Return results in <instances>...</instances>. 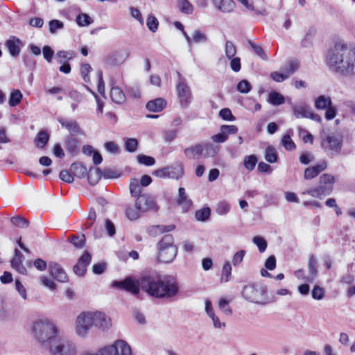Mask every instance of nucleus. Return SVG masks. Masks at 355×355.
I'll use <instances>...</instances> for the list:
<instances>
[{
	"label": "nucleus",
	"mask_w": 355,
	"mask_h": 355,
	"mask_svg": "<svg viewBox=\"0 0 355 355\" xmlns=\"http://www.w3.org/2000/svg\"><path fill=\"white\" fill-rule=\"evenodd\" d=\"M315 33L316 31L313 28H309L301 41L302 46L304 47L310 46L312 44V41Z\"/></svg>",
	"instance_id": "72a5a7b5"
},
{
	"label": "nucleus",
	"mask_w": 355,
	"mask_h": 355,
	"mask_svg": "<svg viewBox=\"0 0 355 355\" xmlns=\"http://www.w3.org/2000/svg\"><path fill=\"white\" fill-rule=\"evenodd\" d=\"M175 229L174 225H155L153 226L150 229V232L154 231L155 233L159 232V233H164V232H169Z\"/></svg>",
	"instance_id": "5fc2aeb1"
},
{
	"label": "nucleus",
	"mask_w": 355,
	"mask_h": 355,
	"mask_svg": "<svg viewBox=\"0 0 355 355\" xmlns=\"http://www.w3.org/2000/svg\"><path fill=\"white\" fill-rule=\"evenodd\" d=\"M326 62L334 71L345 76L355 75V50L345 44L336 43L329 50Z\"/></svg>",
	"instance_id": "f03ea898"
},
{
	"label": "nucleus",
	"mask_w": 355,
	"mask_h": 355,
	"mask_svg": "<svg viewBox=\"0 0 355 355\" xmlns=\"http://www.w3.org/2000/svg\"><path fill=\"white\" fill-rule=\"evenodd\" d=\"M248 43L250 44V46H251V48L252 49V50L254 51V52L259 58H261V59L265 60H268V56L261 46L255 44L254 42H253L252 41H249Z\"/></svg>",
	"instance_id": "09e8293b"
},
{
	"label": "nucleus",
	"mask_w": 355,
	"mask_h": 355,
	"mask_svg": "<svg viewBox=\"0 0 355 355\" xmlns=\"http://www.w3.org/2000/svg\"><path fill=\"white\" fill-rule=\"evenodd\" d=\"M178 3L182 13L190 15L193 12V6L188 0H178Z\"/></svg>",
	"instance_id": "c9c22d12"
},
{
	"label": "nucleus",
	"mask_w": 355,
	"mask_h": 355,
	"mask_svg": "<svg viewBox=\"0 0 355 355\" xmlns=\"http://www.w3.org/2000/svg\"><path fill=\"white\" fill-rule=\"evenodd\" d=\"M236 49L232 42L227 40L225 46V53L227 59H232L235 57Z\"/></svg>",
	"instance_id": "37998d69"
},
{
	"label": "nucleus",
	"mask_w": 355,
	"mask_h": 355,
	"mask_svg": "<svg viewBox=\"0 0 355 355\" xmlns=\"http://www.w3.org/2000/svg\"><path fill=\"white\" fill-rule=\"evenodd\" d=\"M311 297L315 300H321L324 298L325 291L324 289L320 286L315 285L314 286L313 290L311 291Z\"/></svg>",
	"instance_id": "de8ad7c7"
},
{
	"label": "nucleus",
	"mask_w": 355,
	"mask_h": 355,
	"mask_svg": "<svg viewBox=\"0 0 355 355\" xmlns=\"http://www.w3.org/2000/svg\"><path fill=\"white\" fill-rule=\"evenodd\" d=\"M332 191V187L320 186L314 189H310L303 191L302 194L309 195L314 198H321L323 196L329 195Z\"/></svg>",
	"instance_id": "a211bd4d"
},
{
	"label": "nucleus",
	"mask_w": 355,
	"mask_h": 355,
	"mask_svg": "<svg viewBox=\"0 0 355 355\" xmlns=\"http://www.w3.org/2000/svg\"><path fill=\"white\" fill-rule=\"evenodd\" d=\"M11 223L13 225L19 228H26L29 225V222L24 217L17 216L11 218Z\"/></svg>",
	"instance_id": "49530a36"
},
{
	"label": "nucleus",
	"mask_w": 355,
	"mask_h": 355,
	"mask_svg": "<svg viewBox=\"0 0 355 355\" xmlns=\"http://www.w3.org/2000/svg\"><path fill=\"white\" fill-rule=\"evenodd\" d=\"M49 32L51 33H55L56 30L62 29L64 27V24L62 21L58 19H52L49 23Z\"/></svg>",
	"instance_id": "680f3d73"
},
{
	"label": "nucleus",
	"mask_w": 355,
	"mask_h": 355,
	"mask_svg": "<svg viewBox=\"0 0 355 355\" xmlns=\"http://www.w3.org/2000/svg\"><path fill=\"white\" fill-rule=\"evenodd\" d=\"M220 132H223L225 135H234L237 133L238 128L234 125H223L220 128Z\"/></svg>",
	"instance_id": "e2e57ef3"
},
{
	"label": "nucleus",
	"mask_w": 355,
	"mask_h": 355,
	"mask_svg": "<svg viewBox=\"0 0 355 355\" xmlns=\"http://www.w3.org/2000/svg\"><path fill=\"white\" fill-rule=\"evenodd\" d=\"M56 55L58 57V63H64L67 62L73 58V54L65 51H59L57 52Z\"/></svg>",
	"instance_id": "603ef678"
},
{
	"label": "nucleus",
	"mask_w": 355,
	"mask_h": 355,
	"mask_svg": "<svg viewBox=\"0 0 355 355\" xmlns=\"http://www.w3.org/2000/svg\"><path fill=\"white\" fill-rule=\"evenodd\" d=\"M51 355H77L76 345L67 337L60 336L51 341L49 346Z\"/></svg>",
	"instance_id": "0eeeda50"
},
{
	"label": "nucleus",
	"mask_w": 355,
	"mask_h": 355,
	"mask_svg": "<svg viewBox=\"0 0 355 355\" xmlns=\"http://www.w3.org/2000/svg\"><path fill=\"white\" fill-rule=\"evenodd\" d=\"M332 105L330 97L325 96H320L315 101V106L318 110H325Z\"/></svg>",
	"instance_id": "7c9ffc66"
},
{
	"label": "nucleus",
	"mask_w": 355,
	"mask_h": 355,
	"mask_svg": "<svg viewBox=\"0 0 355 355\" xmlns=\"http://www.w3.org/2000/svg\"><path fill=\"white\" fill-rule=\"evenodd\" d=\"M268 101L272 105L277 106L284 103L285 98L277 92H271L268 95Z\"/></svg>",
	"instance_id": "2f4dec72"
},
{
	"label": "nucleus",
	"mask_w": 355,
	"mask_h": 355,
	"mask_svg": "<svg viewBox=\"0 0 355 355\" xmlns=\"http://www.w3.org/2000/svg\"><path fill=\"white\" fill-rule=\"evenodd\" d=\"M282 143L283 146L287 150H293L296 148V146H295V143L293 141V140L291 139L289 134L286 135L283 137Z\"/></svg>",
	"instance_id": "864d4df0"
},
{
	"label": "nucleus",
	"mask_w": 355,
	"mask_h": 355,
	"mask_svg": "<svg viewBox=\"0 0 355 355\" xmlns=\"http://www.w3.org/2000/svg\"><path fill=\"white\" fill-rule=\"evenodd\" d=\"M68 240L76 248H83L85 244V236L84 234L72 236L69 237Z\"/></svg>",
	"instance_id": "58836bf2"
},
{
	"label": "nucleus",
	"mask_w": 355,
	"mask_h": 355,
	"mask_svg": "<svg viewBox=\"0 0 355 355\" xmlns=\"http://www.w3.org/2000/svg\"><path fill=\"white\" fill-rule=\"evenodd\" d=\"M193 41L196 43L205 42L207 40V36L199 30H195L192 34Z\"/></svg>",
	"instance_id": "69168bd1"
},
{
	"label": "nucleus",
	"mask_w": 355,
	"mask_h": 355,
	"mask_svg": "<svg viewBox=\"0 0 355 355\" xmlns=\"http://www.w3.org/2000/svg\"><path fill=\"white\" fill-rule=\"evenodd\" d=\"M257 163V158L254 155L246 156L244 158V167L249 171H252Z\"/></svg>",
	"instance_id": "ea45409f"
},
{
	"label": "nucleus",
	"mask_w": 355,
	"mask_h": 355,
	"mask_svg": "<svg viewBox=\"0 0 355 355\" xmlns=\"http://www.w3.org/2000/svg\"><path fill=\"white\" fill-rule=\"evenodd\" d=\"M21 41L19 38L15 36L11 37L9 40H8L5 46L8 48L10 54L13 56H17L20 53V47L19 44Z\"/></svg>",
	"instance_id": "aec40b11"
},
{
	"label": "nucleus",
	"mask_w": 355,
	"mask_h": 355,
	"mask_svg": "<svg viewBox=\"0 0 355 355\" xmlns=\"http://www.w3.org/2000/svg\"><path fill=\"white\" fill-rule=\"evenodd\" d=\"M138 146V141L135 138L127 139L125 142V150L130 153L136 151Z\"/></svg>",
	"instance_id": "4d7b16f0"
},
{
	"label": "nucleus",
	"mask_w": 355,
	"mask_h": 355,
	"mask_svg": "<svg viewBox=\"0 0 355 355\" xmlns=\"http://www.w3.org/2000/svg\"><path fill=\"white\" fill-rule=\"evenodd\" d=\"M33 331L37 340L45 347H49L51 341L56 339L60 333L58 327L47 320L35 322L33 327Z\"/></svg>",
	"instance_id": "7ed1b4c3"
},
{
	"label": "nucleus",
	"mask_w": 355,
	"mask_h": 355,
	"mask_svg": "<svg viewBox=\"0 0 355 355\" xmlns=\"http://www.w3.org/2000/svg\"><path fill=\"white\" fill-rule=\"evenodd\" d=\"M92 319V311L82 312L77 316L76 320V333L79 337H87L89 330L93 327Z\"/></svg>",
	"instance_id": "1a4fd4ad"
},
{
	"label": "nucleus",
	"mask_w": 355,
	"mask_h": 355,
	"mask_svg": "<svg viewBox=\"0 0 355 355\" xmlns=\"http://www.w3.org/2000/svg\"><path fill=\"white\" fill-rule=\"evenodd\" d=\"M110 97L116 104H122L125 101V96L119 87H112L110 91Z\"/></svg>",
	"instance_id": "b1692460"
},
{
	"label": "nucleus",
	"mask_w": 355,
	"mask_h": 355,
	"mask_svg": "<svg viewBox=\"0 0 355 355\" xmlns=\"http://www.w3.org/2000/svg\"><path fill=\"white\" fill-rule=\"evenodd\" d=\"M245 254L246 252L244 250H241L236 252L232 257V263L233 266H239L243 261Z\"/></svg>",
	"instance_id": "bf43d9fd"
},
{
	"label": "nucleus",
	"mask_w": 355,
	"mask_h": 355,
	"mask_svg": "<svg viewBox=\"0 0 355 355\" xmlns=\"http://www.w3.org/2000/svg\"><path fill=\"white\" fill-rule=\"evenodd\" d=\"M242 296L248 302L265 305L272 302V299L268 295L266 286L252 284L246 285L242 290Z\"/></svg>",
	"instance_id": "39448f33"
},
{
	"label": "nucleus",
	"mask_w": 355,
	"mask_h": 355,
	"mask_svg": "<svg viewBox=\"0 0 355 355\" xmlns=\"http://www.w3.org/2000/svg\"><path fill=\"white\" fill-rule=\"evenodd\" d=\"M49 272L51 276L60 282H68V276L62 266L55 262L51 261L49 264Z\"/></svg>",
	"instance_id": "ddd939ff"
},
{
	"label": "nucleus",
	"mask_w": 355,
	"mask_h": 355,
	"mask_svg": "<svg viewBox=\"0 0 355 355\" xmlns=\"http://www.w3.org/2000/svg\"><path fill=\"white\" fill-rule=\"evenodd\" d=\"M21 92L18 89H15L10 93L9 98V105L12 107L16 106L21 102Z\"/></svg>",
	"instance_id": "a19ab883"
},
{
	"label": "nucleus",
	"mask_w": 355,
	"mask_h": 355,
	"mask_svg": "<svg viewBox=\"0 0 355 355\" xmlns=\"http://www.w3.org/2000/svg\"><path fill=\"white\" fill-rule=\"evenodd\" d=\"M112 286L133 295H137L141 287L148 295L157 299L171 300L180 293V284L175 277L156 271L145 272L138 280L128 277L122 281H114Z\"/></svg>",
	"instance_id": "f257e3e1"
},
{
	"label": "nucleus",
	"mask_w": 355,
	"mask_h": 355,
	"mask_svg": "<svg viewBox=\"0 0 355 355\" xmlns=\"http://www.w3.org/2000/svg\"><path fill=\"white\" fill-rule=\"evenodd\" d=\"M139 212L137 207H133L132 206H128L125 208V216L130 220H135L139 217Z\"/></svg>",
	"instance_id": "c03bdc74"
},
{
	"label": "nucleus",
	"mask_w": 355,
	"mask_h": 355,
	"mask_svg": "<svg viewBox=\"0 0 355 355\" xmlns=\"http://www.w3.org/2000/svg\"><path fill=\"white\" fill-rule=\"evenodd\" d=\"M115 347L114 355H132L130 347L123 340L115 341Z\"/></svg>",
	"instance_id": "412c9836"
},
{
	"label": "nucleus",
	"mask_w": 355,
	"mask_h": 355,
	"mask_svg": "<svg viewBox=\"0 0 355 355\" xmlns=\"http://www.w3.org/2000/svg\"><path fill=\"white\" fill-rule=\"evenodd\" d=\"M210 214V209L209 207H205L197 210L195 213V217L198 221H205L209 218Z\"/></svg>",
	"instance_id": "79ce46f5"
},
{
	"label": "nucleus",
	"mask_w": 355,
	"mask_h": 355,
	"mask_svg": "<svg viewBox=\"0 0 355 355\" xmlns=\"http://www.w3.org/2000/svg\"><path fill=\"white\" fill-rule=\"evenodd\" d=\"M157 260L164 263H171L178 254V247L174 245V239L171 234L164 235L157 244Z\"/></svg>",
	"instance_id": "20e7f679"
},
{
	"label": "nucleus",
	"mask_w": 355,
	"mask_h": 355,
	"mask_svg": "<svg viewBox=\"0 0 355 355\" xmlns=\"http://www.w3.org/2000/svg\"><path fill=\"white\" fill-rule=\"evenodd\" d=\"M49 140V135L46 132V131H40L37 134L34 141L37 148L43 149L47 144Z\"/></svg>",
	"instance_id": "c85d7f7f"
},
{
	"label": "nucleus",
	"mask_w": 355,
	"mask_h": 355,
	"mask_svg": "<svg viewBox=\"0 0 355 355\" xmlns=\"http://www.w3.org/2000/svg\"><path fill=\"white\" fill-rule=\"evenodd\" d=\"M343 146V137L336 134L320 135V147L328 156L334 157L338 155Z\"/></svg>",
	"instance_id": "423d86ee"
},
{
	"label": "nucleus",
	"mask_w": 355,
	"mask_h": 355,
	"mask_svg": "<svg viewBox=\"0 0 355 355\" xmlns=\"http://www.w3.org/2000/svg\"><path fill=\"white\" fill-rule=\"evenodd\" d=\"M65 148L71 155H76L78 152V140L72 137H67L64 140Z\"/></svg>",
	"instance_id": "cd10ccee"
},
{
	"label": "nucleus",
	"mask_w": 355,
	"mask_h": 355,
	"mask_svg": "<svg viewBox=\"0 0 355 355\" xmlns=\"http://www.w3.org/2000/svg\"><path fill=\"white\" fill-rule=\"evenodd\" d=\"M166 101L162 98H157L151 100L146 103V109L153 112H159L164 110L166 106Z\"/></svg>",
	"instance_id": "6ab92c4d"
},
{
	"label": "nucleus",
	"mask_w": 355,
	"mask_h": 355,
	"mask_svg": "<svg viewBox=\"0 0 355 355\" xmlns=\"http://www.w3.org/2000/svg\"><path fill=\"white\" fill-rule=\"evenodd\" d=\"M93 326L105 331L109 330L112 327V321L110 317L100 311H92Z\"/></svg>",
	"instance_id": "f8f14e48"
},
{
	"label": "nucleus",
	"mask_w": 355,
	"mask_h": 355,
	"mask_svg": "<svg viewBox=\"0 0 355 355\" xmlns=\"http://www.w3.org/2000/svg\"><path fill=\"white\" fill-rule=\"evenodd\" d=\"M115 343L112 345L105 346L99 350H98L96 353H85L83 355H114L115 349Z\"/></svg>",
	"instance_id": "f704fd0d"
},
{
	"label": "nucleus",
	"mask_w": 355,
	"mask_h": 355,
	"mask_svg": "<svg viewBox=\"0 0 355 355\" xmlns=\"http://www.w3.org/2000/svg\"><path fill=\"white\" fill-rule=\"evenodd\" d=\"M202 155L204 157H213L218 152L219 148L210 142L202 143Z\"/></svg>",
	"instance_id": "393cba45"
},
{
	"label": "nucleus",
	"mask_w": 355,
	"mask_h": 355,
	"mask_svg": "<svg viewBox=\"0 0 355 355\" xmlns=\"http://www.w3.org/2000/svg\"><path fill=\"white\" fill-rule=\"evenodd\" d=\"M135 207L142 213L148 211L156 212L159 209L155 197L148 193L139 196L135 200Z\"/></svg>",
	"instance_id": "9b49d317"
},
{
	"label": "nucleus",
	"mask_w": 355,
	"mask_h": 355,
	"mask_svg": "<svg viewBox=\"0 0 355 355\" xmlns=\"http://www.w3.org/2000/svg\"><path fill=\"white\" fill-rule=\"evenodd\" d=\"M232 275V266L229 261H227L224 263L222 269V274L220 282H227Z\"/></svg>",
	"instance_id": "4c0bfd02"
},
{
	"label": "nucleus",
	"mask_w": 355,
	"mask_h": 355,
	"mask_svg": "<svg viewBox=\"0 0 355 355\" xmlns=\"http://www.w3.org/2000/svg\"><path fill=\"white\" fill-rule=\"evenodd\" d=\"M307 282H313L318 276V263L315 257L311 254L308 260Z\"/></svg>",
	"instance_id": "f3484780"
},
{
	"label": "nucleus",
	"mask_w": 355,
	"mask_h": 355,
	"mask_svg": "<svg viewBox=\"0 0 355 355\" xmlns=\"http://www.w3.org/2000/svg\"><path fill=\"white\" fill-rule=\"evenodd\" d=\"M177 75L178 77L176 84L177 94L181 106L186 108L192 101V93L185 78H184L179 72H177Z\"/></svg>",
	"instance_id": "6e6552de"
},
{
	"label": "nucleus",
	"mask_w": 355,
	"mask_h": 355,
	"mask_svg": "<svg viewBox=\"0 0 355 355\" xmlns=\"http://www.w3.org/2000/svg\"><path fill=\"white\" fill-rule=\"evenodd\" d=\"M177 130H168L164 131L163 138L167 143H171L177 137Z\"/></svg>",
	"instance_id": "774afa93"
},
{
	"label": "nucleus",
	"mask_w": 355,
	"mask_h": 355,
	"mask_svg": "<svg viewBox=\"0 0 355 355\" xmlns=\"http://www.w3.org/2000/svg\"><path fill=\"white\" fill-rule=\"evenodd\" d=\"M251 89V85L247 80H242L237 85V90L243 94H247L250 92Z\"/></svg>",
	"instance_id": "6e6d98bb"
},
{
	"label": "nucleus",
	"mask_w": 355,
	"mask_h": 355,
	"mask_svg": "<svg viewBox=\"0 0 355 355\" xmlns=\"http://www.w3.org/2000/svg\"><path fill=\"white\" fill-rule=\"evenodd\" d=\"M92 67L89 64H83L80 67V72L85 82H89L90 79L88 73L92 71Z\"/></svg>",
	"instance_id": "338daca9"
},
{
	"label": "nucleus",
	"mask_w": 355,
	"mask_h": 355,
	"mask_svg": "<svg viewBox=\"0 0 355 355\" xmlns=\"http://www.w3.org/2000/svg\"><path fill=\"white\" fill-rule=\"evenodd\" d=\"M58 121L62 127L66 128L72 136L82 134V130L78 123L73 119H67L64 118H58Z\"/></svg>",
	"instance_id": "4468645a"
},
{
	"label": "nucleus",
	"mask_w": 355,
	"mask_h": 355,
	"mask_svg": "<svg viewBox=\"0 0 355 355\" xmlns=\"http://www.w3.org/2000/svg\"><path fill=\"white\" fill-rule=\"evenodd\" d=\"M211 1L217 10L225 13L233 12L236 6L233 0H211Z\"/></svg>",
	"instance_id": "dca6fc26"
},
{
	"label": "nucleus",
	"mask_w": 355,
	"mask_h": 355,
	"mask_svg": "<svg viewBox=\"0 0 355 355\" xmlns=\"http://www.w3.org/2000/svg\"><path fill=\"white\" fill-rule=\"evenodd\" d=\"M288 103L291 105V108L295 118H307L310 107L304 102H300L298 103H293L291 100H289Z\"/></svg>",
	"instance_id": "2eb2a0df"
},
{
	"label": "nucleus",
	"mask_w": 355,
	"mask_h": 355,
	"mask_svg": "<svg viewBox=\"0 0 355 355\" xmlns=\"http://www.w3.org/2000/svg\"><path fill=\"white\" fill-rule=\"evenodd\" d=\"M252 242L258 247L260 252H263L267 248L266 241L260 236L253 237Z\"/></svg>",
	"instance_id": "3c124183"
},
{
	"label": "nucleus",
	"mask_w": 355,
	"mask_h": 355,
	"mask_svg": "<svg viewBox=\"0 0 355 355\" xmlns=\"http://www.w3.org/2000/svg\"><path fill=\"white\" fill-rule=\"evenodd\" d=\"M265 159L269 163H275L277 161V154L272 147L266 148Z\"/></svg>",
	"instance_id": "a18cd8bd"
},
{
	"label": "nucleus",
	"mask_w": 355,
	"mask_h": 355,
	"mask_svg": "<svg viewBox=\"0 0 355 355\" xmlns=\"http://www.w3.org/2000/svg\"><path fill=\"white\" fill-rule=\"evenodd\" d=\"M229 301L226 299L221 298L218 302L219 309L223 311V313L227 315H230L232 313L231 308L228 306Z\"/></svg>",
	"instance_id": "052dcab7"
},
{
	"label": "nucleus",
	"mask_w": 355,
	"mask_h": 355,
	"mask_svg": "<svg viewBox=\"0 0 355 355\" xmlns=\"http://www.w3.org/2000/svg\"><path fill=\"white\" fill-rule=\"evenodd\" d=\"M184 153L189 159H193L196 155H202V143L197 144L194 146L188 147L184 149Z\"/></svg>",
	"instance_id": "bb28decb"
},
{
	"label": "nucleus",
	"mask_w": 355,
	"mask_h": 355,
	"mask_svg": "<svg viewBox=\"0 0 355 355\" xmlns=\"http://www.w3.org/2000/svg\"><path fill=\"white\" fill-rule=\"evenodd\" d=\"M184 174L183 164L180 162L154 171L153 175L160 178L179 180Z\"/></svg>",
	"instance_id": "9d476101"
},
{
	"label": "nucleus",
	"mask_w": 355,
	"mask_h": 355,
	"mask_svg": "<svg viewBox=\"0 0 355 355\" xmlns=\"http://www.w3.org/2000/svg\"><path fill=\"white\" fill-rule=\"evenodd\" d=\"M146 24L148 29L155 33L158 28L159 21L155 17L150 15L147 19Z\"/></svg>",
	"instance_id": "13d9d810"
},
{
	"label": "nucleus",
	"mask_w": 355,
	"mask_h": 355,
	"mask_svg": "<svg viewBox=\"0 0 355 355\" xmlns=\"http://www.w3.org/2000/svg\"><path fill=\"white\" fill-rule=\"evenodd\" d=\"M176 201L178 205L183 206L185 211H187L191 205V200L188 199L185 189L183 187L179 188Z\"/></svg>",
	"instance_id": "5701e85b"
},
{
	"label": "nucleus",
	"mask_w": 355,
	"mask_h": 355,
	"mask_svg": "<svg viewBox=\"0 0 355 355\" xmlns=\"http://www.w3.org/2000/svg\"><path fill=\"white\" fill-rule=\"evenodd\" d=\"M128 57V53H125L123 51H117L110 55L109 62L112 65H119L123 63Z\"/></svg>",
	"instance_id": "c756f323"
},
{
	"label": "nucleus",
	"mask_w": 355,
	"mask_h": 355,
	"mask_svg": "<svg viewBox=\"0 0 355 355\" xmlns=\"http://www.w3.org/2000/svg\"><path fill=\"white\" fill-rule=\"evenodd\" d=\"M88 182L91 185H96L101 180L102 172L98 168L92 166L87 170Z\"/></svg>",
	"instance_id": "4be33fe9"
},
{
	"label": "nucleus",
	"mask_w": 355,
	"mask_h": 355,
	"mask_svg": "<svg viewBox=\"0 0 355 355\" xmlns=\"http://www.w3.org/2000/svg\"><path fill=\"white\" fill-rule=\"evenodd\" d=\"M138 162L145 166H153L155 163V159L150 156L145 155H138L137 157Z\"/></svg>",
	"instance_id": "8fccbe9b"
},
{
	"label": "nucleus",
	"mask_w": 355,
	"mask_h": 355,
	"mask_svg": "<svg viewBox=\"0 0 355 355\" xmlns=\"http://www.w3.org/2000/svg\"><path fill=\"white\" fill-rule=\"evenodd\" d=\"M70 171L73 176L78 178H85L87 173V168L82 163H73L71 165Z\"/></svg>",
	"instance_id": "a878e982"
},
{
	"label": "nucleus",
	"mask_w": 355,
	"mask_h": 355,
	"mask_svg": "<svg viewBox=\"0 0 355 355\" xmlns=\"http://www.w3.org/2000/svg\"><path fill=\"white\" fill-rule=\"evenodd\" d=\"M219 116L225 121H233L235 117L233 116L231 110L229 108H223L219 112Z\"/></svg>",
	"instance_id": "0e129e2a"
},
{
	"label": "nucleus",
	"mask_w": 355,
	"mask_h": 355,
	"mask_svg": "<svg viewBox=\"0 0 355 355\" xmlns=\"http://www.w3.org/2000/svg\"><path fill=\"white\" fill-rule=\"evenodd\" d=\"M130 192L132 196L138 197L139 196H141V185L140 184L139 180L136 178H132L130 182Z\"/></svg>",
	"instance_id": "473e14b6"
},
{
	"label": "nucleus",
	"mask_w": 355,
	"mask_h": 355,
	"mask_svg": "<svg viewBox=\"0 0 355 355\" xmlns=\"http://www.w3.org/2000/svg\"><path fill=\"white\" fill-rule=\"evenodd\" d=\"M76 21L79 26H87L93 23V19L85 13L77 15Z\"/></svg>",
	"instance_id": "e433bc0d"
}]
</instances>
